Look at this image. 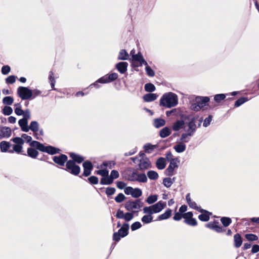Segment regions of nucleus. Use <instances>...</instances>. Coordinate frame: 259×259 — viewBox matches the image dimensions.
Listing matches in <instances>:
<instances>
[{
    "label": "nucleus",
    "instance_id": "nucleus-4",
    "mask_svg": "<svg viewBox=\"0 0 259 259\" xmlns=\"http://www.w3.org/2000/svg\"><path fill=\"white\" fill-rule=\"evenodd\" d=\"M30 145L31 147H35L40 151L46 152L51 155L59 153L60 151V150L58 148H56L52 146H45L44 144L36 141H32Z\"/></svg>",
    "mask_w": 259,
    "mask_h": 259
},
{
    "label": "nucleus",
    "instance_id": "nucleus-39",
    "mask_svg": "<svg viewBox=\"0 0 259 259\" xmlns=\"http://www.w3.org/2000/svg\"><path fill=\"white\" fill-rule=\"evenodd\" d=\"M14 102L13 98L11 96H7L3 98V103L5 105H11Z\"/></svg>",
    "mask_w": 259,
    "mask_h": 259
},
{
    "label": "nucleus",
    "instance_id": "nucleus-58",
    "mask_svg": "<svg viewBox=\"0 0 259 259\" xmlns=\"http://www.w3.org/2000/svg\"><path fill=\"white\" fill-rule=\"evenodd\" d=\"M212 120V116L209 115L207 118H206L203 122V126L204 127H207L210 124V122Z\"/></svg>",
    "mask_w": 259,
    "mask_h": 259
},
{
    "label": "nucleus",
    "instance_id": "nucleus-5",
    "mask_svg": "<svg viewBox=\"0 0 259 259\" xmlns=\"http://www.w3.org/2000/svg\"><path fill=\"white\" fill-rule=\"evenodd\" d=\"M63 169L74 176H78L80 172V167L76 165L73 160H71L67 161L66 167Z\"/></svg>",
    "mask_w": 259,
    "mask_h": 259
},
{
    "label": "nucleus",
    "instance_id": "nucleus-50",
    "mask_svg": "<svg viewBox=\"0 0 259 259\" xmlns=\"http://www.w3.org/2000/svg\"><path fill=\"white\" fill-rule=\"evenodd\" d=\"M155 148V146L150 144H146L144 145V148L146 153H151V151Z\"/></svg>",
    "mask_w": 259,
    "mask_h": 259
},
{
    "label": "nucleus",
    "instance_id": "nucleus-44",
    "mask_svg": "<svg viewBox=\"0 0 259 259\" xmlns=\"http://www.w3.org/2000/svg\"><path fill=\"white\" fill-rule=\"evenodd\" d=\"M247 101H248V99L247 98H245V97L240 98L235 102L234 105L235 107H239Z\"/></svg>",
    "mask_w": 259,
    "mask_h": 259
},
{
    "label": "nucleus",
    "instance_id": "nucleus-43",
    "mask_svg": "<svg viewBox=\"0 0 259 259\" xmlns=\"http://www.w3.org/2000/svg\"><path fill=\"white\" fill-rule=\"evenodd\" d=\"M163 184L167 188L170 187L173 184V181L170 178H164L163 180Z\"/></svg>",
    "mask_w": 259,
    "mask_h": 259
},
{
    "label": "nucleus",
    "instance_id": "nucleus-32",
    "mask_svg": "<svg viewBox=\"0 0 259 259\" xmlns=\"http://www.w3.org/2000/svg\"><path fill=\"white\" fill-rule=\"evenodd\" d=\"M113 181L110 178L109 175L107 176L102 177L100 180V184L101 185H109L113 183Z\"/></svg>",
    "mask_w": 259,
    "mask_h": 259
},
{
    "label": "nucleus",
    "instance_id": "nucleus-42",
    "mask_svg": "<svg viewBox=\"0 0 259 259\" xmlns=\"http://www.w3.org/2000/svg\"><path fill=\"white\" fill-rule=\"evenodd\" d=\"M221 221L224 227H226L230 225L231 223V219L228 217H222L221 219Z\"/></svg>",
    "mask_w": 259,
    "mask_h": 259
},
{
    "label": "nucleus",
    "instance_id": "nucleus-55",
    "mask_svg": "<svg viewBox=\"0 0 259 259\" xmlns=\"http://www.w3.org/2000/svg\"><path fill=\"white\" fill-rule=\"evenodd\" d=\"M109 176L110 177V178L112 179V180L113 181L114 179H117L119 177V174L118 171L116 170H112L111 171L110 175Z\"/></svg>",
    "mask_w": 259,
    "mask_h": 259
},
{
    "label": "nucleus",
    "instance_id": "nucleus-3",
    "mask_svg": "<svg viewBox=\"0 0 259 259\" xmlns=\"http://www.w3.org/2000/svg\"><path fill=\"white\" fill-rule=\"evenodd\" d=\"M178 104V97L172 93L168 92L164 93L161 97L159 101V105L167 108H170L176 106Z\"/></svg>",
    "mask_w": 259,
    "mask_h": 259
},
{
    "label": "nucleus",
    "instance_id": "nucleus-19",
    "mask_svg": "<svg viewBox=\"0 0 259 259\" xmlns=\"http://www.w3.org/2000/svg\"><path fill=\"white\" fill-rule=\"evenodd\" d=\"M12 146V144L7 141H3L0 143V150L2 152H9V148Z\"/></svg>",
    "mask_w": 259,
    "mask_h": 259
},
{
    "label": "nucleus",
    "instance_id": "nucleus-30",
    "mask_svg": "<svg viewBox=\"0 0 259 259\" xmlns=\"http://www.w3.org/2000/svg\"><path fill=\"white\" fill-rule=\"evenodd\" d=\"M202 214H200L198 216V219L203 222H207L209 220L210 215L211 214V212H201Z\"/></svg>",
    "mask_w": 259,
    "mask_h": 259
},
{
    "label": "nucleus",
    "instance_id": "nucleus-24",
    "mask_svg": "<svg viewBox=\"0 0 259 259\" xmlns=\"http://www.w3.org/2000/svg\"><path fill=\"white\" fill-rule=\"evenodd\" d=\"M14 110L16 115L18 116L23 115L22 118H24L25 116L28 113H29V116H31L30 111L29 109L23 110L21 108H15Z\"/></svg>",
    "mask_w": 259,
    "mask_h": 259
},
{
    "label": "nucleus",
    "instance_id": "nucleus-38",
    "mask_svg": "<svg viewBox=\"0 0 259 259\" xmlns=\"http://www.w3.org/2000/svg\"><path fill=\"white\" fill-rule=\"evenodd\" d=\"M144 88L146 92L150 93L154 92L156 89L154 85L151 83H148L145 84Z\"/></svg>",
    "mask_w": 259,
    "mask_h": 259
},
{
    "label": "nucleus",
    "instance_id": "nucleus-62",
    "mask_svg": "<svg viewBox=\"0 0 259 259\" xmlns=\"http://www.w3.org/2000/svg\"><path fill=\"white\" fill-rule=\"evenodd\" d=\"M16 81V77L14 75H11L8 77L6 79V82L7 83H13Z\"/></svg>",
    "mask_w": 259,
    "mask_h": 259
},
{
    "label": "nucleus",
    "instance_id": "nucleus-21",
    "mask_svg": "<svg viewBox=\"0 0 259 259\" xmlns=\"http://www.w3.org/2000/svg\"><path fill=\"white\" fill-rule=\"evenodd\" d=\"M158 97L156 94L148 93L143 96V100L145 102H150L155 100Z\"/></svg>",
    "mask_w": 259,
    "mask_h": 259
},
{
    "label": "nucleus",
    "instance_id": "nucleus-33",
    "mask_svg": "<svg viewBox=\"0 0 259 259\" xmlns=\"http://www.w3.org/2000/svg\"><path fill=\"white\" fill-rule=\"evenodd\" d=\"M147 177H148L150 180H156L158 177L159 175L158 173L154 170H149L147 173Z\"/></svg>",
    "mask_w": 259,
    "mask_h": 259
},
{
    "label": "nucleus",
    "instance_id": "nucleus-64",
    "mask_svg": "<svg viewBox=\"0 0 259 259\" xmlns=\"http://www.w3.org/2000/svg\"><path fill=\"white\" fill-rule=\"evenodd\" d=\"M10 69H11L9 66H4L2 68V73L4 75L8 74L10 72Z\"/></svg>",
    "mask_w": 259,
    "mask_h": 259
},
{
    "label": "nucleus",
    "instance_id": "nucleus-52",
    "mask_svg": "<svg viewBox=\"0 0 259 259\" xmlns=\"http://www.w3.org/2000/svg\"><path fill=\"white\" fill-rule=\"evenodd\" d=\"M143 213L147 214V215H151L154 213L153 212L151 205L150 206L144 207L143 209Z\"/></svg>",
    "mask_w": 259,
    "mask_h": 259
},
{
    "label": "nucleus",
    "instance_id": "nucleus-34",
    "mask_svg": "<svg viewBox=\"0 0 259 259\" xmlns=\"http://www.w3.org/2000/svg\"><path fill=\"white\" fill-rule=\"evenodd\" d=\"M188 205L191 208L196 209V210H197L199 212H207V210L201 208V207H200V206H198L196 203L194 201H192Z\"/></svg>",
    "mask_w": 259,
    "mask_h": 259
},
{
    "label": "nucleus",
    "instance_id": "nucleus-25",
    "mask_svg": "<svg viewBox=\"0 0 259 259\" xmlns=\"http://www.w3.org/2000/svg\"><path fill=\"white\" fill-rule=\"evenodd\" d=\"M148 181L147 176L144 173H139L138 171L137 172V177L136 182L145 183Z\"/></svg>",
    "mask_w": 259,
    "mask_h": 259
},
{
    "label": "nucleus",
    "instance_id": "nucleus-17",
    "mask_svg": "<svg viewBox=\"0 0 259 259\" xmlns=\"http://www.w3.org/2000/svg\"><path fill=\"white\" fill-rule=\"evenodd\" d=\"M11 133L12 131L10 127H3L0 131V139L9 138L11 135Z\"/></svg>",
    "mask_w": 259,
    "mask_h": 259
},
{
    "label": "nucleus",
    "instance_id": "nucleus-20",
    "mask_svg": "<svg viewBox=\"0 0 259 259\" xmlns=\"http://www.w3.org/2000/svg\"><path fill=\"white\" fill-rule=\"evenodd\" d=\"M34 148V147H32L27 149V155L32 158L35 159L38 155V152L37 151V149L36 148L35 149Z\"/></svg>",
    "mask_w": 259,
    "mask_h": 259
},
{
    "label": "nucleus",
    "instance_id": "nucleus-26",
    "mask_svg": "<svg viewBox=\"0 0 259 259\" xmlns=\"http://www.w3.org/2000/svg\"><path fill=\"white\" fill-rule=\"evenodd\" d=\"M69 155H70V157L72 159V160H73L75 163L76 162L78 163H80L84 160V158L83 157H82L80 155L77 154L76 153H70L69 154Z\"/></svg>",
    "mask_w": 259,
    "mask_h": 259
},
{
    "label": "nucleus",
    "instance_id": "nucleus-29",
    "mask_svg": "<svg viewBox=\"0 0 259 259\" xmlns=\"http://www.w3.org/2000/svg\"><path fill=\"white\" fill-rule=\"evenodd\" d=\"M234 246L236 248L240 247L242 243V240L240 234H236L234 236Z\"/></svg>",
    "mask_w": 259,
    "mask_h": 259
},
{
    "label": "nucleus",
    "instance_id": "nucleus-54",
    "mask_svg": "<svg viewBox=\"0 0 259 259\" xmlns=\"http://www.w3.org/2000/svg\"><path fill=\"white\" fill-rule=\"evenodd\" d=\"M125 198V196L122 193L118 194L115 198V200L117 203L122 202Z\"/></svg>",
    "mask_w": 259,
    "mask_h": 259
},
{
    "label": "nucleus",
    "instance_id": "nucleus-53",
    "mask_svg": "<svg viewBox=\"0 0 259 259\" xmlns=\"http://www.w3.org/2000/svg\"><path fill=\"white\" fill-rule=\"evenodd\" d=\"M96 174L104 177L109 175V171L107 169H101L96 171Z\"/></svg>",
    "mask_w": 259,
    "mask_h": 259
},
{
    "label": "nucleus",
    "instance_id": "nucleus-49",
    "mask_svg": "<svg viewBox=\"0 0 259 259\" xmlns=\"http://www.w3.org/2000/svg\"><path fill=\"white\" fill-rule=\"evenodd\" d=\"M11 141H12L14 143H15V145H22L24 143V141L23 139L20 137H15L13 138Z\"/></svg>",
    "mask_w": 259,
    "mask_h": 259
},
{
    "label": "nucleus",
    "instance_id": "nucleus-48",
    "mask_svg": "<svg viewBox=\"0 0 259 259\" xmlns=\"http://www.w3.org/2000/svg\"><path fill=\"white\" fill-rule=\"evenodd\" d=\"M245 238L246 239L250 241H253L257 240L258 239L257 236L253 234H247L245 235Z\"/></svg>",
    "mask_w": 259,
    "mask_h": 259
},
{
    "label": "nucleus",
    "instance_id": "nucleus-63",
    "mask_svg": "<svg viewBox=\"0 0 259 259\" xmlns=\"http://www.w3.org/2000/svg\"><path fill=\"white\" fill-rule=\"evenodd\" d=\"M107 77L109 82H110L117 78L118 74L116 73H112L109 74V76H108Z\"/></svg>",
    "mask_w": 259,
    "mask_h": 259
},
{
    "label": "nucleus",
    "instance_id": "nucleus-46",
    "mask_svg": "<svg viewBox=\"0 0 259 259\" xmlns=\"http://www.w3.org/2000/svg\"><path fill=\"white\" fill-rule=\"evenodd\" d=\"M137 170H133L128 175V180L130 181L136 182Z\"/></svg>",
    "mask_w": 259,
    "mask_h": 259
},
{
    "label": "nucleus",
    "instance_id": "nucleus-2",
    "mask_svg": "<svg viewBox=\"0 0 259 259\" xmlns=\"http://www.w3.org/2000/svg\"><path fill=\"white\" fill-rule=\"evenodd\" d=\"M31 118L29 113L25 116L24 118H21L18 121V124L20 126L22 131L24 132H28L31 130L33 132V135L36 139L39 140L37 137V132L39 131V123L36 121H32L30 125H28V120Z\"/></svg>",
    "mask_w": 259,
    "mask_h": 259
},
{
    "label": "nucleus",
    "instance_id": "nucleus-8",
    "mask_svg": "<svg viewBox=\"0 0 259 259\" xmlns=\"http://www.w3.org/2000/svg\"><path fill=\"white\" fill-rule=\"evenodd\" d=\"M143 205V202L140 199H137L135 201H128L125 203V208L128 211H133L134 209H139Z\"/></svg>",
    "mask_w": 259,
    "mask_h": 259
},
{
    "label": "nucleus",
    "instance_id": "nucleus-45",
    "mask_svg": "<svg viewBox=\"0 0 259 259\" xmlns=\"http://www.w3.org/2000/svg\"><path fill=\"white\" fill-rule=\"evenodd\" d=\"M225 98H226L225 94H217L214 96V100L216 102L219 103L221 101L224 100L225 99Z\"/></svg>",
    "mask_w": 259,
    "mask_h": 259
},
{
    "label": "nucleus",
    "instance_id": "nucleus-11",
    "mask_svg": "<svg viewBox=\"0 0 259 259\" xmlns=\"http://www.w3.org/2000/svg\"><path fill=\"white\" fill-rule=\"evenodd\" d=\"M179 160L178 158L172 159L170 161V163L168 167L166 169V172H167V175L171 176L173 175V171L176 168L178 167V162Z\"/></svg>",
    "mask_w": 259,
    "mask_h": 259
},
{
    "label": "nucleus",
    "instance_id": "nucleus-37",
    "mask_svg": "<svg viewBox=\"0 0 259 259\" xmlns=\"http://www.w3.org/2000/svg\"><path fill=\"white\" fill-rule=\"evenodd\" d=\"M142 195V191L140 188H133L132 196L134 198H137Z\"/></svg>",
    "mask_w": 259,
    "mask_h": 259
},
{
    "label": "nucleus",
    "instance_id": "nucleus-41",
    "mask_svg": "<svg viewBox=\"0 0 259 259\" xmlns=\"http://www.w3.org/2000/svg\"><path fill=\"white\" fill-rule=\"evenodd\" d=\"M22 146L19 145H14L13 146V150H10L9 152L11 153H13L14 152H15L17 153H20L21 152L22 150Z\"/></svg>",
    "mask_w": 259,
    "mask_h": 259
},
{
    "label": "nucleus",
    "instance_id": "nucleus-10",
    "mask_svg": "<svg viewBox=\"0 0 259 259\" xmlns=\"http://www.w3.org/2000/svg\"><path fill=\"white\" fill-rule=\"evenodd\" d=\"M138 160L139 161L138 166L140 170H144L151 167V162L148 158H142Z\"/></svg>",
    "mask_w": 259,
    "mask_h": 259
},
{
    "label": "nucleus",
    "instance_id": "nucleus-18",
    "mask_svg": "<svg viewBox=\"0 0 259 259\" xmlns=\"http://www.w3.org/2000/svg\"><path fill=\"white\" fill-rule=\"evenodd\" d=\"M128 63L126 62H120L116 65V68L121 74L124 73L127 70Z\"/></svg>",
    "mask_w": 259,
    "mask_h": 259
},
{
    "label": "nucleus",
    "instance_id": "nucleus-7",
    "mask_svg": "<svg viewBox=\"0 0 259 259\" xmlns=\"http://www.w3.org/2000/svg\"><path fill=\"white\" fill-rule=\"evenodd\" d=\"M17 94L23 100L31 99L32 97L31 90L27 87H19L17 89Z\"/></svg>",
    "mask_w": 259,
    "mask_h": 259
},
{
    "label": "nucleus",
    "instance_id": "nucleus-27",
    "mask_svg": "<svg viewBox=\"0 0 259 259\" xmlns=\"http://www.w3.org/2000/svg\"><path fill=\"white\" fill-rule=\"evenodd\" d=\"M165 124V120L162 118H155L153 120V125L156 128H160Z\"/></svg>",
    "mask_w": 259,
    "mask_h": 259
},
{
    "label": "nucleus",
    "instance_id": "nucleus-13",
    "mask_svg": "<svg viewBox=\"0 0 259 259\" xmlns=\"http://www.w3.org/2000/svg\"><path fill=\"white\" fill-rule=\"evenodd\" d=\"M53 159L54 162L59 165L64 166L67 161L68 157L65 154H61L59 156H54Z\"/></svg>",
    "mask_w": 259,
    "mask_h": 259
},
{
    "label": "nucleus",
    "instance_id": "nucleus-31",
    "mask_svg": "<svg viewBox=\"0 0 259 259\" xmlns=\"http://www.w3.org/2000/svg\"><path fill=\"white\" fill-rule=\"evenodd\" d=\"M172 210L170 209H167L165 212L158 217V220H163L168 219L171 214Z\"/></svg>",
    "mask_w": 259,
    "mask_h": 259
},
{
    "label": "nucleus",
    "instance_id": "nucleus-14",
    "mask_svg": "<svg viewBox=\"0 0 259 259\" xmlns=\"http://www.w3.org/2000/svg\"><path fill=\"white\" fill-rule=\"evenodd\" d=\"M195 101L198 104V108L201 110L209 101V98L208 97H197L195 99Z\"/></svg>",
    "mask_w": 259,
    "mask_h": 259
},
{
    "label": "nucleus",
    "instance_id": "nucleus-12",
    "mask_svg": "<svg viewBox=\"0 0 259 259\" xmlns=\"http://www.w3.org/2000/svg\"><path fill=\"white\" fill-rule=\"evenodd\" d=\"M83 172L82 175L84 177H88L91 175V171L93 169V165L91 162L87 160L83 163Z\"/></svg>",
    "mask_w": 259,
    "mask_h": 259
},
{
    "label": "nucleus",
    "instance_id": "nucleus-9",
    "mask_svg": "<svg viewBox=\"0 0 259 259\" xmlns=\"http://www.w3.org/2000/svg\"><path fill=\"white\" fill-rule=\"evenodd\" d=\"M115 217L118 219H123L125 221L129 222L134 218V214L133 212H126L124 213L122 210L118 209L117 211Z\"/></svg>",
    "mask_w": 259,
    "mask_h": 259
},
{
    "label": "nucleus",
    "instance_id": "nucleus-16",
    "mask_svg": "<svg viewBox=\"0 0 259 259\" xmlns=\"http://www.w3.org/2000/svg\"><path fill=\"white\" fill-rule=\"evenodd\" d=\"M165 202L160 201L155 204L151 205L152 209L154 213L160 212L165 206Z\"/></svg>",
    "mask_w": 259,
    "mask_h": 259
},
{
    "label": "nucleus",
    "instance_id": "nucleus-61",
    "mask_svg": "<svg viewBox=\"0 0 259 259\" xmlns=\"http://www.w3.org/2000/svg\"><path fill=\"white\" fill-rule=\"evenodd\" d=\"M97 82L100 83H109V80L107 75L104 76L97 80Z\"/></svg>",
    "mask_w": 259,
    "mask_h": 259
},
{
    "label": "nucleus",
    "instance_id": "nucleus-51",
    "mask_svg": "<svg viewBox=\"0 0 259 259\" xmlns=\"http://www.w3.org/2000/svg\"><path fill=\"white\" fill-rule=\"evenodd\" d=\"M145 70L147 74L151 77L154 76L155 75L154 71L151 69V68L147 64L145 66Z\"/></svg>",
    "mask_w": 259,
    "mask_h": 259
},
{
    "label": "nucleus",
    "instance_id": "nucleus-15",
    "mask_svg": "<svg viewBox=\"0 0 259 259\" xmlns=\"http://www.w3.org/2000/svg\"><path fill=\"white\" fill-rule=\"evenodd\" d=\"M185 122L184 120H177L174 122L172 125V130L175 132H178L182 128H185Z\"/></svg>",
    "mask_w": 259,
    "mask_h": 259
},
{
    "label": "nucleus",
    "instance_id": "nucleus-59",
    "mask_svg": "<svg viewBox=\"0 0 259 259\" xmlns=\"http://www.w3.org/2000/svg\"><path fill=\"white\" fill-rule=\"evenodd\" d=\"M142 227V225L139 222L134 223L131 226V229L132 231H135Z\"/></svg>",
    "mask_w": 259,
    "mask_h": 259
},
{
    "label": "nucleus",
    "instance_id": "nucleus-60",
    "mask_svg": "<svg viewBox=\"0 0 259 259\" xmlns=\"http://www.w3.org/2000/svg\"><path fill=\"white\" fill-rule=\"evenodd\" d=\"M41 93V92L37 89H34L33 90H31L32 97H31V99H34L36 97L40 95Z\"/></svg>",
    "mask_w": 259,
    "mask_h": 259
},
{
    "label": "nucleus",
    "instance_id": "nucleus-1",
    "mask_svg": "<svg viewBox=\"0 0 259 259\" xmlns=\"http://www.w3.org/2000/svg\"><path fill=\"white\" fill-rule=\"evenodd\" d=\"M181 118L188 120L189 121L186 123L184 128L185 132L182 134L180 139V142L183 143H188L196 132V119L197 117H191L190 115H183L181 116Z\"/></svg>",
    "mask_w": 259,
    "mask_h": 259
},
{
    "label": "nucleus",
    "instance_id": "nucleus-40",
    "mask_svg": "<svg viewBox=\"0 0 259 259\" xmlns=\"http://www.w3.org/2000/svg\"><path fill=\"white\" fill-rule=\"evenodd\" d=\"M144 224H149L153 221V217L151 215H145L141 219Z\"/></svg>",
    "mask_w": 259,
    "mask_h": 259
},
{
    "label": "nucleus",
    "instance_id": "nucleus-6",
    "mask_svg": "<svg viewBox=\"0 0 259 259\" xmlns=\"http://www.w3.org/2000/svg\"><path fill=\"white\" fill-rule=\"evenodd\" d=\"M129 225L124 223L117 232H115L113 235V239L115 241H119L121 237H124L128 234Z\"/></svg>",
    "mask_w": 259,
    "mask_h": 259
},
{
    "label": "nucleus",
    "instance_id": "nucleus-28",
    "mask_svg": "<svg viewBox=\"0 0 259 259\" xmlns=\"http://www.w3.org/2000/svg\"><path fill=\"white\" fill-rule=\"evenodd\" d=\"M171 134L170 130L167 127H164L159 131V136L162 138H165Z\"/></svg>",
    "mask_w": 259,
    "mask_h": 259
},
{
    "label": "nucleus",
    "instance_id": "nucleus-47",
    "mask_svg": "<svg viewBox=\"0 0 259 259\" xmlns=\"http://www.w3.org/2000/svg\"><path fill=\"white\" fill-rule=\"evenodd\" d=\"M13 112L12 108L10 106H5L3 109V113L5 115H10Z\"/></svg>",
    "mask_w": 259,
    "mask_h": 259
},
{
    "label": "nucleus",
    "instance_id": "nucleus-23",
    "mask_svg": "<svg viewBox=\"0 0 259 259\" xmlns=\"http://www.w3.org/2000/svg\"><path fill=\"white\" fill-rule=\"evenodd\" d=\"M174 149L178 153H182L185 151L186 145L183 142H177V144L174 146Z\"/></svg>",
    "mask_w": 259,
    "mask_h": 259
},
{
    "label": "nucleus",
    "instance_id": "nucleus-22",
    "mask_svg": "<svg viewBox=\"0 0 259 259\" xmlns=\"http://www.w3.org/2000/svg\"><path fill=\"white\" fill-rule=\"evenodd\" d=\"M166 165L165 159L163 157L158 158L156 162V166L158 169H163L165 167Z\"/></svg>",
    "mask_w": 259,
    "mask_h": 259
},
{
    "label": "nucleus",
    "instance_id": "nucleus-56",
    "mask_svg": "<svg viewBox=\"0 0 259 259\" xmlns=\"http://www.w3.org/2000/svg\"><path fill=\"white\" fill-rule=\"evenodd\" d=\"M88 180L91 184L93 185H96L99 182L98 178L96 176H91Z\"/></svg>",
    "mask_w": 259,
    "mask_h": 259
},
{
    "label": "nucleus",
    "instance_id": "nucleus-57",
    "mask_svg": "<svg viewBox=\"0 0 259 259\" xmlns=\"http://www.w3.org/2000/svg\"><path fill=\"white\" fill-rule=\"evenodd\" d=\"M115 189L113 187H108L106 190V194L107 196H111L115 193Z\"/></svg>",
    "mask_w": 259,
    "mask_h": 259
},
{
    "label": "nucleus",
    "instance_id": "nucleus-35",
    "mask_svg": "<svg viewBox=\"0 0 259 259\" xmlns=\"http://www.w3.org/2000/svg\"><path fill=\"white\" fill-rule=\"evenodd\" d=\"M158 199V196L156 195H151L147 197L145 201L149 204H152L155 203Z\"/></svg>",
    "mask_w": 259,
    "mask_h": 259
},
{
    "label": "nucleus",
    "instance_id": "nucleus-36",
    "mask_svg": "<svg viewBox=\"0 0 259 259\" xmlns=\"http://www.w3.org/2000/svg\"><path fill=\"white\" fill-rule=\"evenodd\" d=\"M128 54L125 50H121L118 57V60H127Z\"/></svg>",
    "mask_w": 259,
    "mask_h": 259
}]
</instances>
